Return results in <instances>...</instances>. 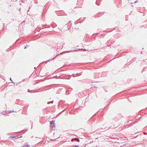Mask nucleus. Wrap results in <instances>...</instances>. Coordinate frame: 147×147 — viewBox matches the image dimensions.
<instances>
[{"instance_id":"nucleus-1","label":"nucleus","mask_w":147,"mask_h":147,"mask_svg":"<svg viewBox=\"0 0 147 147\" xmlns=\"http://www.w3.org/2000/svg\"><path fill=\"white\" fill-rule=\"evenodd\" d=\"M76 140L77 141H78V142H79V140L77 138H74V139H73L71 140V141L72 142L74 140Z\"/></svg>"},{"instance_id":"nucleus-2","label":"nucleus","mask_w":147,"mask_h":147,"mask_svg":"<svg viewBox=\"0 0 147 147\" xmlns=\"http://www.w3.org/2000/svg\"><path fill=\"white\" fill-rule=\"evenodd\" d=\"M17 85H18V86H20V84L19 83H18V84H17Z\"/></svg>"},{"instance_id":"nucleus-3","label":"nucleus","mask_w":147,"mask_h":147,"mask_svg":"<svg viewBox=\"0 0 147 147\" xmlns=\"http://www.w3.org/2000/svg\"><path fill=\"white\" fill-rule=\"evenodd\" d=\"M50 123H52V121H51L50 122Z\"/></svg>"},{"instance_id":"nucleus-4","label":"nucleus","mask_w":147,"mask_h":147,"mask_svg":"<svg viewBox=\"0 0 147 147\" xmlns=\"http://www.w3.org/2000/svg\"><path fill=\"white\" fill-rule=\"evenodd\" d=\"M14 137H15V136L13 137H12V138H14Z\"/></svg>"},{"instance_id":"nucleus-5","label":"nucleus","mask_w":147,"mask_h":147,"mask_svg":"<svg viewBox=\"0 0 147 147\" xmlns=\"http://www.w3.org/2000/svg\"><path fill=\"white\" fill-rule=\"evenodd\" d=\"M26 47H25V48L26 49Z\"/></svg>"}]
</instances>
